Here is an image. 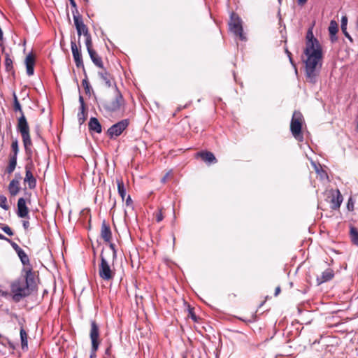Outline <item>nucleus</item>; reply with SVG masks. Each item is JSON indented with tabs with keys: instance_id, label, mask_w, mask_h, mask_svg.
<instances>
[{
	"instance_id": "nucleus-12",
	"label": "nucleus",
	"mask_w": 358,
	"mask_h": 358,
	"mask_svg": "<svg viewBox=\"0 0 358 358\" xmlns=\"http://www.w3.org/2000/svg\"><path fill=\"white\" fill-rule=\"evenodd\" d=\"M196 157L201 158L208 164L217 163V160L214 154L210 151H201L196 154Z\"/></svg>"
},
{
	"instance_id": "nucleus-19",
	"label": "nucleus",
	"mask_w": 358,
	"mask_h": 358,
	"mask_svg": "<svg viewBox=\"0 0 358 358\" xmlns=\"http://www.w3.org/2000/svg\"><path fill=\"white\" fill-rule=\"evenodd\" d=\"M88 53L93 64L100 69H103V63L102 59L97 54V52L94 50H92L89 51Z\"/></svg>"
},
{
	"instance_id": "nucleus-29",
	"label": "nucleus",
	"mask_w": 358,
	"mask_h": 358,
	"mask_svg": "<svg viewBox=\"0 0 358 358\" xmlns=\"http://www.w3.org/2000/svg\"><path fill=\"white\" fill-rule=\"evenodd\" d=\"M5 68L6 71H10L13 68V61L8 53L6 54Z\"/></svg>"
},
{
	"instance_id": "nucleus-31",
	"label": "nucleus",
	"mask_w": 358,
	"mask_h": 358,
	"mask_svg": "<svg viewBox=\"0 0 358 358\" xmlns=\"http://www.w3.org/2000/svg\"><path fill=\"white\" fill-rule=\"evenodd\" d=\"M84 37L85 38V45H86L87 52L94 50L92 48V40L91 34H89L88 35H86Z\"/></svg>"
},
{
	"instance_id": "nucleus-51",
	"label": "nucleus",
	"mask_w": 358,
	"mask_h": 358,
	"mask_svg": "<svg viewBox=\"0 0 358 358\" xmlns=\"http://www.w3.org/2000/svg\"><path fill=\"white\" fill-rule=\"evenodd\" d=\"M281 292V288L280 286H278L275 289L274 295L275 296H277Z\"/></svg>"
},
{
	"instance_id": "nucleus-8",
	"label": "nucleus",
	"mask_w": 358,
	"mask_h": 358,
	"mask_svg": "<svg viewBox=\"0 0 358 358\" xmlns=\"http://www.w3.org/2000/svg\"><path fill=\"white\" fill-rule=\"evenodd\" d=\"M103 251L101 253V263L99 266V275L100 278L106 281L113 280L115 275V272L110 268V266L102 255Z\"/></svg>"
},
{
	"instance_id": "nucleus-21",
	"label": "nucleus",
	"mask_w": 358,
	"mask_h": 358,
	"mask_svg": "<svg viewBox=\"0 0 358 358\" xmlns=\"http://www.w3.org/2000/svg\"><path fill=\"white\" fill-rule=\"evenodd\" d=\"M338 31V23L335 20H331L329 27V32L330 35V38L332 42H334L337 40V37L336 36L337 32Z\"/></svg>"
},
{
	"instance_id": "nucleus-11",
	"label": "nucleus",
	"mask_w": 358,
	"mask_h": 358,
	"mask_svg": "<svg viewBox=\"0 0 358 358\" xmlns=\"http://www.w3.org/2000/svg\"><path fill=\"white\" fill-rule=\"evenodd\" d=\"M33 166V164L31 162L30 163H28L25 166V178H24V182H28L29 188L32 189H34L36 186V180L34 177L31 169Z\"/></svg>"
},
{
	"instance_id": "nucleus-49",
	"label": "nucleus",
	"mask_w": 358,
	"mask_h": 358,
	"mask_svg": "<svg viewBox=\"0 0 358 358\" xmlns=\"http://www.w3.org/2000/svg\"><path fill=\"white\" fill-rule=\"evenodd\" d=\"M9 295V293L7 291H3L0 289V296L7 297Z\"/></svg>"
},
{
	"instance_id": "nucleus-15",
	"label": "nucleus",
	"mask_w": 358,
	"mask_h": 358,
	"mask_svg": "<svg viewBox=\"0 0 358 358\" xmlns=\"http://www.w3.org/2000/svg\"><path fill=\"white\" fill-rule=\"evenodd\" d=\"M29 208L26 206V201L24 198H20L17 201V215L19 217L24 218L27 217Z\"/></svg>"
},
{
	"instance_id": "nucleus-20",
	"label": "nucleus",
	"mask_w": 358,
	"mask_h": 358,
	"mask_svg": "<svg viewBox=\"0 0 358 358\" xmlns=\"http://www.w3.org/2000/svg\"><path fill=\"white\" fill-rule=\"evenodd\" d=\"M343 201V196L339 190L336 192V196H333L331 199V208L337 210L340 208Z\"/></svg>"
},
{
	"instance_id": "nucleus-57",
	"label": "nucleus",
	"mask_w": 358,
	"mask_h": 358,
	"mask_svg": "<svg viewBox=\"0 0 358 358\" xmlns=\"http://www.w3.org/2000/svg\"><path fill=\"white\" fill-rule=\"evenodd\" d=\"M0 239L1 240H5V241H7L8 238H6L5 236H3V234H0Z\"/></svg>"
},
{
	"instance_id": "nucleus-16",
	"label": "nucleus",
	"mask_w": 358,
	"mask_h": 358,
	"mask_svg": "<svg viewBox=\"0 0 358 358\" xmlns=\"http://www.w3.org/2000/svg\"><path fill=\"white\" fill-rule=\"evenodd\" d=\"M334 277V271L331 268H327L322 272L321 277L317 278V285L331 280Z\"/></svg>"
},
{
	"instance_id": "nucleus-55",
	"label": "nucleus",
	"mask_w": 358,
	"mask_h": 358,
	"mask_svg": "<svg viewBox=\"0 0 358 358\" xmlns=\"http://www.w3.org/2000/svg\"><path fill=\"white\" fill-rule=\"evenodd\" d=\"M69 1L70 2V4L71 5V6L73 8H76V7L77 5H76V3L75 0H69Z\"/></svg>"
},
{
	"instance_id": "nucleus-58",
	"label": "nucleus",
	"mask_w": 358,
	"mask_h": 358,
	"mask_svg": "<svg viewBox=\"0 0 358 358\" xmlns=\"http://www.w3.org/2000/svg\"><path fill=\"white\" fill-rule=\"evenodd\" d=\"M12 315L13 316V317H15V318L18 317L17 314H15V313H12Z\"/></svg>"
},
{
	"instance_id": "nucleus-36",
	"label": "nucleus",
	"mask_w": 358,
	"mask_h": 358,
	"mask_svg": "<svg viewBox=\"0 0 358 358\" xmlns=\"http://www.w3.org/2000/svg\"><path fill=\"white\" fill-rule=\"evenodd\" d=\"M6 241H8L10 244V245L16 252V253H18L20 251L22 250L16 243L13 242L10 239L8 238Z\"/></svg>"
},
{
	"instance_id": "nucleus-32",
	"label": "nucleus",
	"mask_w": 358,
	"mask_h": 358,
	"mask_svg": "<svg viewBox=\"0 0 358 358\" xmlns=\"http://www.w3.org/2000/svg\"><path fill=\"white\" fill-rule=\"evenodd\" d=\"M188 317H190L194 322H198L199 317L196 315L194 308L188 306Z\"/></svg>"
},
{
	"instance_id": "nucleus-38",
	"label": "nucleus",
	"mask_w": 358,
	"mask_h": 358,
	"mask_svg": "<svg viewBox=\"0 0 358 358\" xmlns=\"http://www.w3.org/2000/svg\"><path fill=\"white\" fill-rule=\"evenodd\" d=\"M347 24H348V17L346 15H344L341 17V31H345V29H347Z\"/></svg>"
},
{
	"instance_id": "nucleus-41",
	"label": "nucleus",
	"mask_w": 358,
	"mask_h": 358,
	"mask_svg": "<svg viewBox=\"0 0 358 358\" xmlns=\"http://www.w3.org/2000/svg\"><path fill=\"white\" fill-rule=\"evenodd\" d=\"M155 219H156V221L157 222H160L161 221L163 220L164 219V216H163V214H162V210H157L155 213Z\"/></svg>"
},
{
	"instance_id": "nucleus-46",
	"label": "nucleus",
	"mask_w": 358,
	"mask_h": 358,
	"mask_svg": "<svg viewBox=\"0 0 358 358\" xmlns=\"http://www.w3.org/2000/svg\"><path fill=\"white\" fill-rule=\"evenodd\" d=\"M354 203L352 202V199L351 198L349 199L347 204V208L349 210H353Z\"/></svg>"
},
{
	"instance_id": "nucleus-6",
	"label": "nucleus",
	"mask_w": 358,
	"mask_h": 358,
	"mask_svg": "<svg viewBox=\"0 0 358 358\" xmlns=\"http://www.w3.org/2000/svg\"><path fill=\"white\" fill-rule=\"evenodd\" d=\"M90 336L92 341V348L90 357L94 358L96 357V352L97 351L100 343V341L99 339V327L94 320L91 321V329Z\"/></svg>"
},
{
	"instance_id": "nucleus-39",
	"label": "nucleus",
	"mask_w": 358,
	"mask_h": 358,
	"mask_svg": "<svg viewBox=\"0 0 358 358\" xmlns=\"http://www.w3.org/2000/svg\"><path fill=\"white\" fill-rule=\"evenodd\" d=\"M79 124H82L87 118V113H78Z\"/></svg>"
},
{
	"instance_id": "nucleus-34",
	"label": "nucleus",
	"mask_w": 358,
	"mask_h": 358,
	"mask_svg": "<svg viewBox=\"0 0 358 358\" xmlns=\"http://www.w3.org/2000/svg\"><path fill=\"white\" fill-rule=\"evenodd\" d=\"M7 203V199L5 196L0 194V206L4 209L8 210V206L6 204Z\"/></svg>"
},
{
	"instance_id": "nucleus-26",
	"label": "nucleus",
	"mask_w": 358,
	"mask_h": 358,
	"mask_svg": "<svg viewBox=\"0 0 358 358\" xmlns=\"http://www.w3.org/2000/svg\"><path fill=\"white\" fill-rule=\"evenodd\" d=\"M17 254L22 264L24 266H29V267H31L30 265L29 258L23 250H22Z\"/></svg>"
},
{
	"instance_id": "nucleus-22",
	"label": "nucleus",
	"mask_w": 358,
	"mask_h": 358,
	"mask_svg": "<svg viewBox=\"0 0 358 358\" xmlns=\"http://www.w3.org/2000/svg\"><path fill=\"white\" fill-rule=\"evenodd\" d=\"M19 324L21 326L20 334L22 349L23 350H27L28 349V341H27L28 336H27L26 331L24 330V329L23 327V324L21 322H19Z\"/></svg>"
},
{
	"instance_id": "nucleus-18",
	"label": "nucleus",
	"mask_w": 358,
	"mask_h": 358,
	"mask_svg": "<svg viewBox=\"0 0 358 358\" xmlns=\"http://www.w3.org/2000/svg\"><path fill=\"white\" fill-rule=\"evenodd\" d=\"M101 69L102 71L98 72L99 76L104 81L106 85L108 87H112L113 78L111 75L106 71L104 67Z\"/></svg>"
},
{
	"instance_id": "nucleus-52",
	"label": "nucleus",
	"mask_w": 358,
	"mask_h": 358,
	"mask_svg": "<svg viewBox=\"0 0 358 358\" xmlns=\"http://www.w3.org/2000/svg\"><path fill=\"white\" fill-rule=\"evenodd\" d=\"M23 227L25 229H27L28 227H29V222L28 221H23Z\"/></svg>"
},
{
	"instance_id": "nucleus-48",
	"label": "nucleus",
	"mask_w": 358,
	"mask_h": 358,
	"mask_svg": "<svg viewBox=\"0 0 358 358\" xmlns=\"http://www.w3.org/2000/svg\"><path fill=\"white\" fill-rule=\"evenodd\" d=\"M125 203L127 206H129L132 204V200H131V198L129 195L127 196V199H126V201H125Z\"/></svg>"
},
{
	"instance_id": "nucleus-47",
	"label": "nucleus",
	"mask_w": 358,
	"mask_h": 358,
	"mask_svg": "<svg viewBox=\"0 0 358 358\" xmlns=\"http://www.w3.org/2000/svg\"><path fill=\"white\" fill-rule=\"evenodd\" d=\"M342 32L343 33V34L345 35V36L346 38H348L350 42H352L353 40L352 38V37L350 36V35L348 34V32L347 31V29H345V31H342Z\"/></svg>"
},
{
	"instance_id": "nucleus-24",
	"label": "nucleus",
	"mask_w": 358,
	"mask_h": 358,
	"mask_svg": "<svg viewBox=\"0 0 358 358\" xmlns=\"http://www.w3.org/2000/svg\"><path fill=\"white\" fill-rule=\"evenodd\" d=\"M17 166V158L15 156H10L9 164L6 167V171L8 174L12 173Z\"/></svg>"
},
{
	"instance_id": "nucleus-53",
	"label": "nucleus",
	"mask_w": 358,
	"mask_h": 358,
	"mask_svg": "<svg viewBox=\"0 0 358 358\" xmlns=\"http://www.w3.org/2000/svg\"><path fill=\"white\" fill-rule=\"evenodd\" d=\"M22 177L20 173H15V178L13 180H17V181L20 182V180H21Z\"/></svg>"
},
{
	"instance_id": "nucleus-13",
	"label": "nucleus",
	"mask_w": 358,
	"mask_h": 358,
	"mask_svg": "<svg viewBox=\"0 0 358 358\" xmlns=\"http://www.w3.org/2000/svg\"><path fill=\"white\" fill-rule=\"evenodd\" d=\"M101 237L106 243H110L112 240V231L106 220H103L101 227Z\"/></svg>"
},
{
	"instance_id": "nucleus-59",
	"label": "nucleus",
	"mask_w": 358,
	"mask_h": 358,
	"mask_svg": "<svg viewBox=\"0 0 358 358\" xmlns=\"http://www.w3.org/2000/svg\"><path fill=\"white\" fill-rule=\"evenodd\" d=\"M104 358H107V357H104Z\"/></svg>"
},
{
	"instance_id": "nucleus-3",
	"label": "nucleus",
	"mask_w": 358,
	"mask_h": 358,
	"mask_svg": "<svg viewBox=\"0 0 358 358\" xmlns=\"http://www.w3.org/2000/svg\"><path fill=\"white\" fill-rule=\"evenodd\" d=\"M17 130L21 134L25 153L28 158L30 159L32 156V142L29 134V127L24 113H22V115L18 119Z\"/></svg>"
},
{
	"instance_id": "nucleus-9",
	"label": "nucleus",
	"mask_w": 358,
	"mask_h": 358,
	"mask_svg": "<svg viewBox=\"0 0 358 358\" xmlns=\"http://www.w3.org/2000/svg\"><path fill=\"white\" fill-rule=\"evenodd\" d=\"M124 104V99L120 94V92L117 90V93L114 97L111 99L106 101L104 104V108L109 111L113 112L116 110H120L121 109V106Z\"/></svg>"
},
{
	"instance_id": "nucleus-4",
	"label": "nucleus",
	"mask_w": 358,
	"mask_h": 358,
	"mask_svg": "<svg viewBox=\"0 0 358 358\" xmlns=\"http://www.w3.org/2000/svg\"><path fill=\"white\" fill-rule=\"evenodd\" d=\"M304 122L302 113H293L290 123V131L293 136L298 141H303L301 133L302 124Z\"/></svg>"
},
{
	"instance_id": "nucleus-17",
	"label": "nucleus",
	"mask_w": 358,
	"mask_h": 358,
	"mask_svg": "<svg viewBox=\"0 0 358 358\" xmlns=\"http://www.w3.org/2000/svg\"><path fill=\"white\" fill-rule=\"evenodd\" d=\"M88 127L90 131L96 132L97 134H100L102 131L101 124L96 117H92L90 119Z\"/></svg>"
},
{
	"instance_id": "nucleus-10",
	"label": "nucleus",
	"mask_w": 358,
	"mask_h": 358,
	"mask_svg": "<svg viewBox=\"0 0 358 358\" xmlns=\"http://www.w3.org/2000/svg\"><path fill=\"white\" fill-rule=\"evenodd\" d=\"M71 48L72 51L73 57L74 59L76 66L78 68H82L84 74H86V71L84 66L80 48H78L76 41L71 38Z\"/></svg>"
},
{
	"instance_id": "nucleus-45",
	"label": "nucleus",
	"mask_w": 358,
	"mask_h": 358,
	"mask_svg": "<svg viewBox=\"0 0 358 358\" xmlns=\"http://www.w3.org/2000/svg\"><path fill=\"white\" fill-rule=\"evenodd\" d=\"M109 247L113 251V258H116V256H117V250L115 249V245L114 243H112L110 242V244H109Z\"/></svg>"
},
{
	"instance_id": "nucleus-40",
	"label": "nucleus",
	"mask_w": 358,
	"mask_h": 358,
	"mask_svg": "<svg viewBox=\"0 0 358 358\" xmlns=\"http://www.w3.org/2000/svg\"><path fill=\"white\" fill-rule=\"evenodd\" d=\"M1 229L3 230V232H5L6 234H8L10 236L13 235V231H12L10 227L9 226H8V225L4 224L1 227Z\"/></svg>"
},
{
	"instance_id": "nucleus-14",
	"label": "nucleus",
	"mask_w": 358,
	"mask_h": 358,
	"mask_svg": "<svg viewBox=\"0 0 358 358\" xmlns=\"http://www.w3.org/2000/svg\"><path fill=\"white\" fill-rule=\"evenodd\" d=\"M74 24L76 26L78 36V45H79V47H80V39L81 35L83 34V36H85L86 35H88L90 33L88 30L87 27L84 24L83 19L80 20L76 19V22L74 23Z\"/></svg>"
},
{
	"instance_id": "nucleus-37",
	"label": "nucleus",
	"mask_w": 358,
	"mask_h": 358,
	"mask_svg": "<svg viewBox=\"0 0 358 358\" xmlns=\"http://www.w3.org/2000/svg\"><path fill=\"white\" fill-rule=\"evenodd\" d=\"M74 9L72 10V14L73 17L74 23L76 22V19H78V20H82L81 15L79 14V12L78 10L77 6L76 8H73Z\"/></svg>"
},
{
	"instance_id": "nucleus-30",
	"label": "nucleus",
	"mask_w": 358,
	"mask_h": 358,
	"mask_svg": "<svg viewBox=\"0 0 358 358\" xmlns=\"http://www.w3.org/2000/svg\"><path fill=\"white\" fill-rule=\"evenodd\" d=\"M11 150H12L13 154L10 155V156H15V158H17L19 147H18V141L17 139L13 141L12 144H11Z\"/></svg>"
},
{
	"instance_id": "nucleus-5",
	"label": "nucleus",
	"mask_w": 358,
	"mask_h": 358,
	"mask_svg": "<svg viewBox=\"0 0 358 358\" xmlns=\"http://www.w3.org/2000/svg\"><path fill=\"white\" fill-rule=\"evenodd\" d=\"M229 30L236 36H238L241 41H245L246 37L243 34V29L242 26V20L234 13H232L229 22Z\"/></svg>"
},
{
	"instance_id": "nucleus-28",
	"label": "nucleus",
	"mask_w": 358,
	"mask_h": 358,
	"mask_svg": "<svg viewBox=\"0 0 358 358\" xmlns=\"http://www.w3.org/2000/svg\"><path fill=\"white\" fill-rule=\"evenodd\" d=\"M84 75H85V78L83 80L82 84L85 89V92L86 94L90 95L91 91H93V90H92V87L90 86L89 81L87 80V73L84 74Z\"/></svg>"
},
{
	"instance_id": "nucleus-2",
	"label": "nucleus",
	"mask_w": 358,
	"mask_h": 358,
	"mask_svg": "<svg viewBox=\"0 0 358 358\" xmlns=\"http://www.w3.org/2000/svg\"><path fill=\"white\" fill-rule=\"evenodd\" d=\"M22 275L10 283V295L14 302L18 303L37 291V278L32 267H24Z\"/></svg>"
},
{
	"instance_id": "nucleus-33",
	"label": "nucleus",
	"mask_w": 358,
	"mask_h": 358,
	"mask_svg": "<svg viewBox=\"0 0 358 358\" xmlns=\"http://www.w3.org/2000/svg\"><path fill=\"white\" fill-rule=\"evenodd\" d=\"M14 96V103H13V109L15 112H22L21 105L20 102L17 100V98L15 95V94H13Z\"/></svg>"
},
{
	"instance_id": "nucleus-25",
	"label": "nucleus",
	"mask_w": 358,
	"mask_h": 358,
	"mask_svg": "<svg viewBox=\"0 0 358 358\" xmlns=\"http://www.w3.org/2000/svg\"><path fill=\"white\" fill-rule=\"evenodd\" d=\"M116 182L117 185L118 193L121 196L122 201H124L126 196V189L124 185V182L122 179H117Z\"/></svg>"
},
{
	"instance_id": "nucleus-50",
	"label": "nucleus",
	"mask_w": 358,
	"mask_h": 358,
	"mask_svg": "<svg viewBox=\"0 0 358 358\" xmlns=\"http://www.w3.org/2000/svg\"><path fill=\"white\" fill-rule=\"evenodd\" d=\"M105 355L110 356L111 355V346L108 347L105 350Z\"/></svg>"
},
{
	"instance_id": "nucleus-56",
	"label": "nucleus",
	"mask_w": 358,
	"mask_h": 358,
	"mask_svg": "<svg viewBox=\"0 0 358 358\" xmlns=\"http://www.w3.org/2000/svg\"><path fill=\"white\" fill-rule=\"evenodd\" d=\"M169 176V173H167L162 178V182L165 183L166 181V178Z\"/></svg>"
},
{
	"instance_id": "nucleus-42",
	"label": "nucleus",
	"mask_w": 358,
	"mask_h": 358,
	"mask_svg": "<svg viewBox=\"0 0 358 358\" xmlns=\"http://www.w3.org/2000/svg\"><path fill=\"white\" fill-rule=\"evenodd\" d=\"M79 101H80V112H85V110H86V107H85V102H84V99H83V97L82 96H79Z\"/></svg>"
},
{
	"instance_id": "nucleus-44",
	"label": "nucleus",
	"mask_w": 358,
	"mask_h": 358,
	"mask_svg": "<svg viewBox=\"0 0 358 358\" xmlns=\"http://www.w3.org/2000/svg\"><path fill=\"white\" fill-rule=\"evenodd\" d=\"M285 53L287 54V57H289V62L291 63V64L293 66H296L295 65V63L292 59V53L288 50L287 48H285Z\"/></svg>"
},
{
	"instance_id": "nucleus-23",
	"label": "nucleus",
	"mask_w": 358,
	"mask_h": 358,
	"mask_svg": "<svg viewBox=\"0 0 358 358\" xmlns=\"http://www.w3.org/2000/svg\"><path fill=\"white\" fill-rule=\"evenodd\" d=\"M8 189L11 196L17 195L20 189V182L17 180H12L8 185Z\"/></svg>"
},
{
	"instance_id": "nucleus-54",
	"label": "nucleus",
	"mask_w": 358,
	"mask_h": 358,
	"mask_svg": "<svg viewBox=\"0 0 358 358\" xmlns=\"http://www.w3.org/2000/svg\"><path fill=\"white\" fill-rule=\"evenodd\" d=\"M308 0H298V3L300 6H303Z\"/></svg>"
},
{
	"instance_id": "nucleus-1",
	"label": "nucleus",
	"mask_w": 358,
	"mask_h": 358,
	"mask_svg": "<svg viewBox=\"0 0 358 358\" xmlns=\"http://www.w3.org/2000/svg\"><path fill=\"white\" fill-rule=\"evenodd\" d=\"M303 53L306 57L304 61L306 80L314 84L321 71L324 56L322 47L314 36L312 28L308 29L306 33Z\"/></svg>"
},
{
	"instance_id": "nucleus-35",
	"label": "nucleus",
	"mask_w": 358,
	"mask_h": 358,
	"mask_svg": "<svg viewBox=\"0 0 358 358\" xmlns=\"http://www.w3.org/2000/svg\"><path fill=\"white\" fill-rule=\"evenodd\" d=\"M25 64L26 65H34L35 64V59L34 57L29 54L27 56L25 59Z\"/></svg>"
},
{
	"instance_id": "nucleus-27",
	"label": "nucleus",
	"mask_w": 358,
	"mask_h": 358,
	"mask_svg": "<svg viewBox=\"0 0 358 358\" xmlns=\"http://www.w3.org/2000/svg\"><path fill=\"white\" fill-rule=\"evenodd\" d=\"M350 236L353 244L358 245V230L355 227H350Z\"/></svg>"
},
{
	"instance_id": "nucleus-7",
	"label": "nucleus",
	"mask_w": 358,
	"mask_h": 358,
	"mask_svg": "<svg viewBox=\"0 0 358 358\" xmlns=\"http://www.w3.org/2000/svg\"><path fill=\"white\" fill-rule=\"evenodd\" d=\"M129 124V119L122 120L110 127L106 131V134L110 139H115L123 133Z\"/></svg>"
},
{
	"instance_id": "nucleus-43",
	"label": "nucleus",
	"mask_w": 358,
	"mask_h": 358,
	"mask_svg": "<svg viewBox=\"0 0 358 358\" xmlns=\"http://www.w3.org/2000/svg\"><path fill=\"white\" fill-rule=\"evenodd\" d=\"M27 73L28 76H32L34 72V65H26Z\"/></svg>"
}]
</instances>
